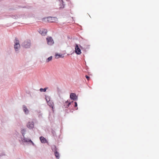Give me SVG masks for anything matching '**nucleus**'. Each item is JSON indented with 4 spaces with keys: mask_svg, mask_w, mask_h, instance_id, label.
Returning a JSON list of instances; mask_svg holds the SVG:
<instances>
[{
    "mask_svg": "<svg viewBox=\"0 0 159 159\" xmlns=\"http://www.w3.org/2000/svg\"><path fill=\"white\" fill-rule=\"evenodd\" d=\"M21 46L25 48H30L31 46V42L29 39L26 40L23 42L21 44Z\"/></svg>",
    "mask_w": 159,
    "mask_h": 159,
    "instance_id": "1",
    "label": "nucleus"
},
{
    "mask_svg": "<svg viewBox=\"0 0 159 159\" xmlns=\"http://www.w3.org/2000/svg\"><path fill=\"white\" fill-rule=\"evenodd\" d=\"M44 19H47V20L50 22H55L57 20V18L56 17L51 16L47 17L44 18Z\"/></svg>",
    "mask_w": 159,
    "mask_h": 159,
    "instance_id": "2",
    "label": "nucleus"
},
{
    "mask_svg": "<svg viewBox=\"0 0 159 159\" xmlns=\"http://www.w3.org/2000/svg\"><path fill=\"white\" fill-rule=\"evenodd\" d=\"M23 136L21 138V140H20V144H22V143H27L28 142L30 139L28 138H25L24 136Z\"/></svg>",
    "mask_w": 159,
    "mask_h": 159,
    "instance_id": "3",
    "label": "nucleus"
},
{
    "mask_svg": "<svg viewBox=\"0 0 159 159\" xmlns=\"http://www.w3.org/2000/svg\"><path fill=\"white\" fill-rule=\"evenodd\" d=\"M14 48L16 53H18L19 52V50L20 48V44H14Z\"/></svg>",
    "mask_w": 159,
    "mask_h": 159,
    "instance_id": "4",
    "label": "nucleus"
},
{
    "mask_svg": "<svg viewBox=\"0 0 159 159\" xmlns=\"http://www.w3.org/2000/svg\"><path fill=\"white\" fill-rule=\"evenodd\" d=\"M46 39L48 44L52 45L54 43L51 37L47 38Z\"/></svg>",
    "mask_w": 159,
    "mask_h": 159,
    "instance_id": "5",
    "label": "nucleus"
},
{
    "mask_svg": "<svg viewBox=\"0 0 159 159\" xmlns=\"http://www.w3.org/2000/svg\"><path fill=\"white\" fill-rule=\"evenodd\" d=\"M70 98L72 100H75L77 99V97L75 93H71L70 94Z\"/></svg>",
    "mask_w": 159,
    "mask_h": 159,
    "instance_id": "6",
    "label": "nucleus"
},
{
    "mask_svg": "<svg viewBox=\"0 0 159 159\" xmlns=\"http://www.w3.org/2000/svg\"><path fill=\"white\" fill-rule=\"evenodd\" d=\"M75 52L77 54L80 55V47L78 44H75Z\"/></svg>",
    "mask_w": 159,
    "mask_h": 159,
    "instance_id": "7",
    "label": "nucleus"
},
{
    "mask_svg": "<svg viewBox=\"0 0 159 159\" xmlns=\"http://www.w3.org/2000/svg\"><path fill=\"white\" fill-rule=\"evenodd\" d=\"M39 32L43 36L45 35L47 32V30L46 29H42L40 30L39 31Z\"/></svg>",
    "mask_w": 159,
    "mask_h": 159,
    "instance_id": "8",
    "label": "nucleus"
},
{
    "mask_svg": "<svg viewBox=\"0 0 159 159\" xmlns=\"http://www.w3.org/2000/svg\"><path fill=\"white\" fill-rule=\"evenodd\" d=\"M34 123L33 122H29L27 124V126L30 129H32L34 127Z\"/></svg>",
    "mask_w": 159,
    "mask_h": 159,
    "instance_id": "9",
    "label": "nucleus"
},
{
    "mask_svg": "<svg viewBox=\"0 0 159 159\" xmlns=\"http://www.w3.org/2000/svg\"><path fill=\"white\" fill-rule=\"evenodd\" d=\"M23 110L25 114L27 115L29 114V111L27 108L26 107L25 105L23 106Z\"/></svg>",
    "mask_w": 159,
    "mask_h": 159,
    "instance_id": "10",
    "label": "nucleus"
},
{
    "mask_svg": "<svg viewBox=\"0 0 159 159\" xmlns=\"http://www.w3.org/2000/svg\"><path fill=\"white\" fill-rule=\"evenodd\" d=\"M73 101H72V102H69L68 101H67L65 102L64 104V106L66 108H68L69 107L70 105L73 103Z\"/></svg>",
    "mask_w": 159,
    "mask_h": 159,
    "instance_id": "11",
    "label": "nucleus"
},
{
    "mask_svg": "<svg viewBox=\"0 0 159 159\" xmlns=\"http://www.w3.org/2000/svg\"><path fill=\"white\" fill-rule=\"evenodd\" d=\"M39 139L41 142L42 143H45L47 142L46 139L43 136L40 137Z\"/></svg>",
    "mask_w": 159,
    "mask_h": 159,
    "instance_id": "12",
    "label": "nucleus"
},
{
    "mask_svg": "<svg viewBox=\"0 0 159 159\" xmlns=\"http://www.w3.org/2000/svg\"><path fill=\"white\" fill-rule=\"evenodd\" d=\"M55 56L56 58L57 59L59 57L63 58L64 57V56L63 54H59L58 53H57L56 54Z\"/></svg>",
    "mask_w": 159,
    "mask_h": 159,
    "instance_id": "13",
    "label": "nucleus"
},
{
    "mask_svg": "<svg viewBox=\"0 0 159 159\" xmlns=\"http://www.w3.org/2000/svg\"><path fill=\"white\" fill-rule=\"evenodd\" d=\"M54 152L55 155L57 159H58L60 158L59 154V152L57 151H55Z\"/></svg>",
    "mask_w": 159,
    "mask_h": 159,
    "instance_id": "14",
    "label": "nucleus"
},
{
    "mask_svg": "<svg viewBox=\"0 0 159 159\" xmlns=\"http://www.w3.org/2000/svg\"><path fill=\"white\" fill-rule=\"evenodd\" d=\"M47 102L48 103V104L49 106H50V107L53 108V103L52 101H50Z\"/></svg>",
    "mask_w": 159,
    "mask_h": 159,
    "instance_id": "15",
    "label": "nucleus"
},
{
    "mask_svg": "<svg viewBox=\"0 0 159 159\" xmlns=\"http://www.w3.org/2000/svg\"><path fill=\"white\" fill-rule=\"evenodd\" d=\"M48 89V87H46L44 89L41 88L39 90L41 92H45L46 91V90L47 89Z\"/></svg>",
    "mask_w": 159,
    "mask_h": 159,
    "instance_id": "16",
    "label": "nucleus"
},
{
    "mask_svg": "<svg viewBox=\"0 0 159 159\" xmlns=\"http://www.w3.org/2000/svg\"><path fill=\"white\" fill-rule=\"evenodd\" d=\"M26 132V130L24 129H21V133L22 134V136H24Z\"/></svg>",
    "mask_w": 159,
    "mask_h": 159,
    "instance_id": "17",
    "label": "nucleus"
},
{
    "mask_svg": "<svg viewBox=\"0 0 159 159\" xmlns=\"http://www.w3.org/2000/svg\"><path fill=\"white\" fill-rule=\"evenodd\" d=\"M50 96L47 95L45 96V99L47 102L50 101Z\"/></svg>",
    "mask_w": 159,
    "mask_h": 159,
    "instance_id": "18",
    "label": "nucleus"
},
{
    "mask_svg": "<svg viewBox=\"0 0 159 159\" xmlns=\"http://www.w3.org/2000/svg\"><path fill=\"white\" fill-rule=\"evenodd\" d=\"M52 149L53 152H55V151H57V149L55 145H54L52 148Z\"/></svg>",
    "mask_w": 159,
    "mask_h": 159,
    "instance_id": "19",
    "label": "nucleus"
},
{
    "mask_svg": "<svg viewBox=\"0 0 159 159\" xmlns=\"http://www.w3.org/2000/svg\"><path fill=\"white\" fill-rule=\"evenodd\" d=\"M14 42L15 43V44H20L19 41L16 38H15V40Z\"/></svg>",
    "mask_w": 159,
    "mask_h": 159,
    "instance_id": "20",
    "label": "nucleus"
},
{
    "mask_svg": "<svg viewBox=\"0 0 159 159\" xmlns=\"http://www.w3.org/2000/svg\"><path fill=\"white\" fill-rule=\"evenodd\" d=\"M52 56L49 57L46 60V62H48L49 61H51L52 60Z\"/></svg>",
    "mask_w": 159,
    "mask_h": 159,
    "instance_id": "21",
    "label": "nucleus"
},
{
    "mask_svg": "<svg viewBox=\"0 0 159 159\" xmlns=\"http://www.w3.org/2000/svg\"><path fill=\"white\" fill-rule=\"evenodd\" d=\"M61 2H62V5H61V6L60 7V9L63 8L64 7V4H63V1L62 0H61Z\"/></svg>",
    "mask_w": 159,
    "mask_h": 159,
    "instance_id": "22",
    "label": "nucleus"
},
{
    "mask_svg": "<svg viewBox=\"0 0 159 159\" xmlns=\"http://www.w3.org/2000/svg\"><path fill=\"white\" fill-rule=\"evenodd\" d=\"M28 142H30V143H31L32 145H33V146H35V144H34V143L32 141V140L30 139V140H29V141Z\"/></svg>",
    "mask_w": 159,
    "mask_h": 159,
    "instance_id": "23",
    "label": "nucleus"
},
{
    "mask_svg": "<svg viewBox=\"0 0 159 159\" xmlns=\"http://www.w3.org/2000/svg\"><path fill=\"white\" fill-rule=\"evenodd\" d=\"M74 103H75V105H74L75 107H77V103L76 102H75Z\"/></svg>",
    "mask_w": 159,
    "mask_h": 159,
    "instance_id": "24",
    "label": "nucleus"
},
{
    "mask_svg": "<svg viewBox=\"0 0 159 159\" xmlns=\"http://www.w3.org/2000/svg\"><path fill=\"white\" fill-rule=\"evenodd\" d=\"M39 117H40V116H42V114H40L39 115Z\"/></svg>",
    "mask_w": 159,
    "mask_h": 159,
    "instance_id": "25",
    "label": "nucleus"
},
{
    "mask_svg": "<svg viewBox=\"0 0 159 159\" xmlns=\"http://www.w3.org/2000/svg\"><path fill=\"white\" fill-rule=\"evenodd\" d=\"M14 17H13V18H14V17H15V16H14Z\"/></svg>",
    "mask_w": 159,
    "mask_h": 159,
    "instance_id": "26",
    "label": "nucleus"
},
{
    "mask_svg": "<svg viewBox=\"0 0 159 159\" xmlns=\"http://www.w3.org/2000/svg\"><path fill=\"white\" fill-rule=\"evenodd\" d=\"M16 159H20L18 158H17Z\"/></svg>",
    "mask_w": 159,
    "mask_h": 159,
    "instance_id": "27",
    "label": "nucleus"
}]
</instances>
